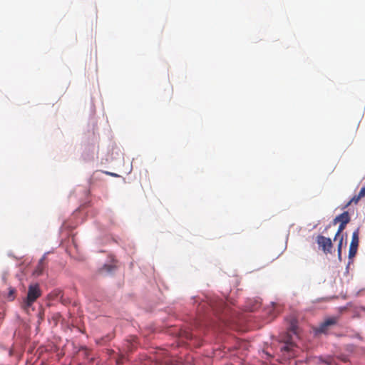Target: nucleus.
Instances as JSON below:
<instances>
[{
	"label": "nucleus",
	"instance_id": "nucleus-1",
	"mask_svg": "<svg viewBox=\"0 0 365 365\" xmlns=\"http://www.w3.org/2000/svg\"><path fill=\"white\" fill-rule=\"evenodd\" d=\"M41 295V292L38 284H31L29 287L26 297L24 299L22 303V308L28 312L29 308L33 303Z\"/></svg>",
	"mask_w": 365,
	"mask_h": 365
},
{
	"label": "nucleus",
	"instance_id": "nucleus-2",
	"mask_svg": "<svg viewBox=\"0 0 365 365\" xmlns=\"http://www.w3.org/2000/svg\"><path fill=\"white\" fill-rule=\"evenodd\" d=\"M359 228H357L352 234L351 241L349 246V257H354L357 252L359 246Z\"/></svg>",
	"mask_w": 365,
	"mask_h": 365
},
{
	"label": "nucleus",
	"instance_id": "nucleus-3",
	"mask_svg": "<svg viewBox=\"0 0 365 365\" xmlns=\"http://www.w3.org/2000/svg\"><path fill=\"white\" fill-rule=\"evenodd\" d=\"M317 242L323 252L326 254L330 253L332 248V242L330 238L326 237L322 235H318L317 237Z\"/></svg>",
	"mask_w": 365,
	"mask_h": 365
},
{
	"label": "nucleus",
	"instance_id": "nucleus-4",
	"mask_svg": "<svg viewBox=\"0 0 365 365\" xmlns=\"http://www.w3.org/2000/svg\"><path fill=\"white\" fill-rule=\"evenodd\" d=\"M338 317H332L325 319L324 322H322L317 329V332L324 334L327 333L329 327L335 325L338 322Z\"/></svg>",
	"mask_w": 365,
	"mask_h": 365
},
{
	"label": "nucleus",
	"instance_id": "nucleus-5",
	"mask_svg": "<svg viewBox=\"0 0 365 365\" xmlns=\"http://www.w3.org/2000/svg\"><path fill=\"white\" fill-rule=\"evenodd\" d=\"M294 344L293 343H285L284 344L280 349L282 351L287 352L288 354L289 357H294L295 356V353L294 352Z\"/></svg>",
	"mask_w": 365,
	"mask_h": 365
},
{
	"label": "nucleus",
	"instance_id": "nucleus-6",
	"mask_svg": "<svg viewBox=\"0 0 365 365\" xmlns=\"http://www.w3.org/2000/svg\"><path fill=\"white\" fill-rule=\"evenodd\" d=\"M350 221L349 214L347 211L344 212L340 214L334 220V223L336 224L337 222H340V223L348 224Z\"/></svg>",
	"mask_w": 365,
	"mask_h": 365
},
{
	"label": "nucleus",
	"instance_id": "nucleus-7",
	"mask_svg": "<svg viewBox=\"0 0 365 365\" xmlns=\"http://www.w3.org/2000/svg\"><path fill=\"white\" fill-rule=\"evenodd\" d=\"M115 269V267L113 264H105L101 269L100 273L108 274L113 272Z\"/></svg>",
	"mask_w": 365,
	"mask_h": 365
},
{
	"label": "nucleus",
	"instance_id": "nucleus-8",
	"mask_svg": "<svg viewBox=\"0 0 365 365\" xmlns=\"http://www.w3.org/2000/svg\"><path fill=\"white\" fill-rule=\"evenodd\" d=\"M114 337V335L113 334H110L106 335L104 337H102L101 339H98L96 340L97 344L100 345H103L106 344V342L110 341Z\"/></svg>",
	"mask_w": 365,
	"mask_h": 365
},
{
	"label": "nucleus",
	"instance_id": "nucleus-9",
	"mask_svg": "<svg viewBox=\"0 0 365 365\" xmlns=\"http://www.w3.org/2000/svg\"><path fill=\"white\" fill-rule=\"evenodd\" d=\"M346 225H345V224L340 223V225L339 226V228H338V230H337V232H336V233L335 235L334 240H336V237L340 235L341 232H342V231L345 229Z\"/></svg>",
	"mask_w": 365,
	"mask_h": 365
},
{
	"label": "nucleus",
	"instance_id": "nucleus-10",
	"mask_svg": "<svg viewBox=\"0 0 365 365\" xmlns=\"http://www.w3.org/2000/svg\"><path fill=\"white\" fill-rule=\"evenodd\" d=\"M342 245H343V237H341L339 242V245H338V256H339V259L341 258Z\"/></svg>",
	"mask_w": 365,
	"mask_h": 365
},
{
	"label": "nucleus",
	"instance_id": "nucleus-11",
	"mask_svg": "<svg viewBox=\"0 0 365 365\" xmlns=\"http://www.w3.org/2000/svg\"><path fill=\"white\" fill-rule=\"evenodd\" d=\"M361 198H358V195L353 197L346 205V207L349 206L352 202L357 203Z\"/></svg>",
	"mask_w": 365,
	"mask_h": 365
},
{
	"label": "nucleus",
	"instance_id": "nucleus-12",
	"mask_svg": "<svg viewBox=\"0 0 365 365\" xmlns=\"http://www.w3.org/2000/svg\"><path fill=\"white\" fill-rule=\"evenodd\" d=\"M364 196H365V186L361 187V190L359 191L358 194V198H361Z\"/></svg>",
	"mask_w": 365,
	"mask_h": 365
},
{
	"label": "nucleus",
	"instance_id": "nucleus-13",
	"mask_svg": "<svg viewBox=\"0 0 365 365\" xmlns=\"http://www.w3.org/2000/svg\"><path fill=\"white\" fill-rule=\"evenodd\" d=\"M14 289H11L10 291H9V296L8 297L11 299V300H13L14 299Z\"/></svg>",
	"mask_w": 365,
	"mask_h": 365
},
{
	"label": "nucleus",
	"instance_id": "nucleus-14",
	"mask_svg": "<svg viewBox=\"0 0 365 365\" xmlns=\"http://www.w3.org/2000/svg\"><path fill=\"white\" fill-rule=\"evenodd\" d=\"M105 173H106V175H110V176H114V177H117V176H118L117 174L113 173H110V172H107V171H106V172H105Z\"/></svg>",
	"mask_w": 365,
	"mask_h": 365
},
{
	"label": "nucleus",
	"instance_id": "nucleus-15",
	"mask_svg": "<svg viewBox=\"0 0 365 365\" xmlns=\"http://www.w3.org/2000/svg\"><path fill=\"white\" fill-rule=\"evenodd\" d=\"M360 309L361 310L365 311V307H361Z\"/></svg>",
	"mask_w": 365,
	"mask_h": 365
},
{
	"label": "nucleus",
	"instance_id": "nucleus-16",
	"mask_svg": "<svg viewBox=\"0 0 365 365\" xmlns=\"http://www.w3.org/2000/svg\"><path fill=\"white\" fill-rule=\"evenodd\" d=\"M255 309H257V307L252 308V309H251L250 310L252 312V311H254Z\"/></svg>",
	"mask_w": 365,
	"mask_h": 365
}]
</instances>
